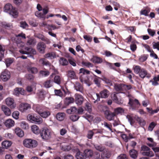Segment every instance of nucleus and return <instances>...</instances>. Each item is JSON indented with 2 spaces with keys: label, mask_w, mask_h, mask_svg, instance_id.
<instances>
[{
  "label": "nucleus",
  "mask_w": 159,
  "mask_h": 159,
  "mask_svg": "<svg viewBox=\"0 0 159 159\" xmlns=\"http://www.w3.org/2000/svg\"><path fill=\"white\" fill-rule=\"evenodd\" d=\"M126 118L132 125H134L135 120L142 127H143L145 125L146 122L144 120L135 115L134 114H129L126 116Z\"/></svg>",
  "instance_id": "nucleus-1"
},
{
  "label": "nucleus",
  "mask_w": 159,
  "mask_h": 159,
  "mask_svg": "<svg viewBox=\"0 0 159 159\" xmlns=\"http://www.w3.org/2000/svg\"><path fill=\"white\" fill-rule=\"evenodd\" d=\"M24 146L28 148H36L38 145V142L34 139H26L23 141Z\"/></svg>",
  "instance_id": "nucleus-2"
},
{
  "label": "nucleus",
  "mask_w": 159,
  "mask_h": 159,
  "mask_svg": "<svg viewBox=\"0 0 159 159\" xmlns=\"http://www.w3.org/2000/svg\"><path fill=\"white\" fill-rule=\"evenodd\" d=\"M4 9L5 12L8 13L13 17L18 16V12L16 9L14 8L11 4H6Z\"/></svg>",
  "instance_id": "nucleus-3"
},
{
  "label": "nucleus",
  "mask_w": 159,
  "mask_h": 159,
  "mask_svg": "<svg viewBox=\"0 0 159 159\" xmlns=\"http://www.w3.org/2000/svg\"><path fill=\"white\" fill-rule=\"evenodd\" d=\"M40 135L43 139H48L51 137V130L47 128H43L40 131Z\"/></svg>",
  "instance_id": "nucleus-4"
},
{
  "label": "nucleus",
  "mask_w": 159,
  "mask_h": 159,
  "mask_svg": "<svg viewBox=\"0 0 159 159\" xmlns=\"http://www.w3.org/2000/svg\"><path fill=\"white\" fill-rule=\"evenodd\" d=\"M10 72L6 69L2 72L0 77L4 81H6L10 78Z\"/></svg>",
  "instance_id": "nucleus-5"
},
{
  "label": "nucleus",
  "mask_w": 159,
  "mask_h": 159,
  "mask_svg": "<svg viewBox=\"0 0 159 159\" xmlns=\"http://www.w3.org/2000/svg\"><path fill=\"white\" fill-rule=\"evenodd\" d=\"M120 93L114 92L111 93V98L112 100L115 101L117 104L120 105L123 103V101L121 99H119L117 95Z\"/></svg>",
  "instance_id": "nucleus-6"
},
{
  "label": "nucleus",
  "mask_w": 159,
  "mask_h": 159,
  "mask_svg": "<svg viewBox=\"0 0 159 159\" xmlns=\"http://www.w3.org/2000/svg\"><path fill=\"white\" fill-rule=\"evenodd\" d=\"M100 152H101V158L102 159H107L110 156V153L107 150L100 148Z\"/></svg>",
  "instance_id": "nucleus-7"
},
{
  "label": "nucleus",
  "mask_w": 159,
  "mask_h": 159,
  "mask_svg": "<svg viewBox=\"0 0 159 159\" xmlns=\"http://www.w3.org/2000/svg\"><path fill=\"white\" fill-rule=\"evenodd\" d=\"M46 47V44L43 42H39L37 45L38 50L39 53L42 54L45 53Z\"/></svg>",
  "instance_id": "nucleus-8"
},
{
  "label": "nucleus",
  "mask_w": 159,
  "mask_h": 159,
  "mask_svg": "<svg viewBox=\"0 0 159 159\" xmlns=\"http://www.w3.org/2000/svg\"><path fill=\"white\" fill-rule=\"evenodd\" d=\"M36 112L43 118H46L50 114V112L47 110H36Z\"/></svg>",
  "instance_id": "nucleus-9"
},
{
  "label": "nucleus",
  "mask_w": 159,
  "mask_h": 159,
  "mask_svg": "<svg viewBox=\"0 0 159 159\" xmlns=\"http://www.w3.org/2000/svg\"><path fill=\"white\" fill-rule=\"evenodd\" d=\"M6 102L7 105L11 108H14L16 106V103L13 98H7L6 99Z\"/></svg>",
  "instance_id": "nucleus-10"
},
{
  "label": "nucleus",
  "mask_w": 159,
  "mask_h": 159,
  "mask_svg": "<svg viewBox=\"0 0 159 159\" xmlns=\"http://www.w3.org/2000/svg\"><path fill=\"white\" fill-rule=\"evenodd\" d=\"M75 102L78 105H81L83 102V97L81 95L76 93L75 95Z\"/></svg>",
  "instance_id": "nucleus-11"
},
{
  "label": "nucleus",
  "mask_w": 159,
  "mask_h": 159,
  "mask_svg": "<svg viewBox=\"0 0 159 159\" xmlns=\"http://www.w3.org/2000/svg\"><path fill=\"white\" fill-rule=\"evenodd\" d=\"M106 118L109 120H111L113 119L115 114L114 113L110 112L109 110H106L105 112Z\"/></svg>",
  "instance_id": "nucleus-12"
},
{
  "label": "nucleus",
  "mask_w": 159,
  "mask_h": 159,
  "mask_svg": "<svg viewBox=\"0 0 159 159\" xmlns=\"http://www.w3.org/2000/svg\"><path fill=\"white\" fill-rule=\"evenodd\" d=\"M110 94L108 90L106 89H104L100 91V98H107Z\"/></svg>",
  "instance_id": "nucleus-13"
},
{
  "label": "nucleus",
  "mask_w": 159,
  "mask_h": 159,
  "mask_svg": "<svg viewBox=\"0 0 159 159\" xmlns=\"http://www.w3.org/2000/svg\"><path fill=\"white\" fill-rule=\"evenodd\" d=\"M25 91L24 89L22 88H16L14 90V93L16 96H19L20 94L21 95H24Z\"/></svg>",
  "instance_id": "nucleus-14"
},
{
  "label": "nucleus",
  "mask_w": 159,
  "mask_h": 159,
  "mask_svg": "<svg viewBox=\"0 0 159 159\" xmlns=\"http://www.w3.org/2000/svg\"><path fill=\"white\" fill-rule=\"evenodd\" d=\"M14 121L11 119H8L6 120L4 123V124L8 128H10L13 126L14 125Z\"/></svg>",
  "instance_id": "nucleus-15"
},
{
  "label": "nucleus",
  "mask_w": 159,
  "mask_h": 159,
  "mask_svg": "<svg viewBox=\"0 0 159 159\" xmlns=\"http://www.w3.org/2000/svg\"><path fill=\"white\" fill-rule=\"evenodd\" d=\"M3 61L5 63L7 67L8 68L13 62L14 58L11 57L5 58Z\"/></svg>",
  "instance_id": "nucleus-16"
},
{
  "label": "nucleus",
  "mask_w": 159,
  "mask_h": 159,
  "mask_svg": "<svg viewBox=\"0 0 159 159\" xmlns=\"http://www.w3.org/2000/svg\"><path fill=\"white\" fill-rule=\"evenodd\" d=\"M19 109H28L31 108V106L26 102H22L19 105Z\"/></svg>",
  "instance_id": "nucleus-17"
},
{
  "label": "nucleus",
  "mask_w": 159,
  "mask_h": 159,
  "mask_svg": "<svg viewBox=\"0 0 159 159\" xmlns=\"http://www.w3.org/2000/svg\"><path fill=\"white\" fill-rule=\"evenodd\" d=\"M75 101L74 99L72 97H66L64 101V104L66 105H68L69 104L73 103Z\"/></svg>",
  "instance_id": "nucleus-18"
},
{
  "label": "nucleus",
  "mask_w": 159,
  "mask_h": 159,
  "mask_svg": "<svg viewBox=\"0 0 159 159\" xmlns=\"http://www.w3.org/2000/svg\"><path fill=\"white\" fill-rule=\"evenodd\" d=\"M129 155L131 157L135 159L138 156V152L135 149H132L129 151Z\"/></svg>",
  "instance_id": "nucleus-19"
},
{
  "label": "nucleus",
  "mask_w": 159,
  "mask_h": 159,
  "mask_svg": "<svg viewBox=\"0 0 159 159\" xmlns=\"http://www.w3.org/2000/svg\"><path fill=\"white\" fill-rule=\"evenodd\" d=\"M75 89L77 91H79L81 93L83 92V87L82 85L79 82H76L74 86Z\"/></svg>",
  "instance_id": "nucleus-20"
},
{
  "label": "nucleus",
  "mask_w": 159,
  "mask_h": 159,
  "mask_svg": "<svg viewBox=\"0 0 159 159\" xmlns=\"http://www.w3.org/2000/svg\"><path fill=\"white\" fill-rule=\"evenodd\" d=\"M113 87L114 89L116 91L122 90V88H123V84L120 83L119 84L117 83H114Z\"/></svg>",
  "instance_id": "nucleus-21"
},
{
  "label": "nucleus",
  "mask_w": 159,
  "mask_h": 159,
  "mask_svg": "<svg viewBox=\"0 0 159 159\" xmlns=\"http://www.w3.org/2000/svg\"><path fill=\"white\" fill-rule=\"evenodd\" d=\"M53 81L52 80L49 79L46 81L43 84L44 87L49 88L52 86Z\"/></svg>",
  "instance_id": "nucleus-22"
},
{
  "label": "nucleus",
  "mask_w": 159,
  "mask_h": 159,
  "mask_svg": "<svg viewBox=\"0 0 159 159\" xmlns=\"http://www.w3.org/2000/svg\"><path fill=\"white\" fill-rule=\"evenodd\" d=\"M134 107H136V109H142V105L138 99L135 98L134 99Z\"/></svg>",
  "instance_id": "nucleus-23"
},
{
  "label": "nucleus",
  "mask_w": 159,
  "mask_h": 159,
  "mask_svg": "<svg viewBox=\"0 0 159 159\" xmlns=\"http://www.w3.org/2000/svg\"><path fill=\"white\" fill-rule=\"evenodd\" d=\"M84 156L86 157V158L88 157H91L93 154V152L92 150L89 149L85 150L84 151Z\"/></svg>",
  "instance_id": "nucleus-24"
},
{
  "label": "nucleus",
  "mask_w": 159,
  "mask_h": 159,
  "mask_svg": "<svg viewBox=\"0 0 159 159\" xmlns=\"http://www.w3.org/2000/svg\"><path fill=\"white\" fill-rule=\"evenodd\" d=\"M16 134L19 137H22L24 135V132L20 129L17 128L15 130Z\"/></svg>",
  "instance_id": "nucleus-25"
},
{
  "label": "nucleus",
  "mask_w": 159,
  "mask_h": 159,
  "mask_svg": "<svg viewBox=\"0 0 159 159\" xmlns=\"http://www.w3.org/2000/svg\"><path fill=\"white\" fill-rule=\"evenodd\" d=\"M60 64L63 66H67L68 64V62L67 59L63 57H61L59 60Z\"/></svg>",
  "instance_id": "nucleus-26"
},
{
  "label": "nucleus",
  "mask_w": 159,
  "mask_h": 159,
  "mask_svg": "<svg viewBox=\"0 0 159 159\" xmlns=\"http://www.w3.org/2000/svg\"><path fill=\"white\" fill-rule=\"evenodd\" d=\"M65 116V114L63 112L59 113L56 115L57 119L60 121L63 120Z\"/></svg>",
  "instance_id": "nucleus-27"
},
{
  "label": "nucleus",
  "mask_w": 159,
  "mask_h": 159,
  "mask_svg": "<svg viewBox=\"0 0 159 159\" xmlns=\"http://www.w3.org/2000/svg\"><path fill=\"white\" fill-rule=\"evenodd\" d=\"M68 77L71 79L76 78V75L75 71L73 70H69L68 71Z\"/></svg>",
  "instance_id": "nucleus-28"
},
{
  "label": "nucleus",
  "mask_w": 159,
  "mask_h": 159,
  "mask_svg": "<svg viewBox=\"0 0 159 159\" xmlns=\"http://www.w3.org/2000/svg\"><path fill=\"white\" fill-rule=\"evenodd\" d=\"M147 73V70L144 68H142L140 71L139 72V77L143 79L145 78V76L146 75Z\"/></svg>",
  "instance_id": "nucleus-29"
},
{
  "label": "nucleus",
  "mask_w": 159,
  "mask_h": 159,
  "mask_svg": "<svg viewBox=\"0 0 159 159\" xmlns=\"http://www.w3.org/2000/svg\"><path fill=\"white\" fill-rule=\"evenodd\" d=\"M31 130L32 131L36 134H38L39 133L40 131L39 128L36 125H34L31 126Z\"/></svg>",
  "instance_id": "nucleus-30"
},
{
  "label": "nucleus",
  "mask_w": 159,
  "mask_h": 159,
  "mask_svg": "<svg viewBox=\"0 0 159 159\" xmlns=\"http://www.w3.org/2000/svg\"><path fill=\"white\" fill-rule=\"evenodd\" d=\"M75 157L77 159H85L86 157L84 156V153L80 152H77L76 155Z\"/></svg>",
  "instance_id": "nucleus-31"
},
{
  "label": "nucleus",
  "mask_w": 159,
  "mask_h": 159,
  "mask_svg": "<svg viewBox=\"0 0 159 159\" xmlns=\"http://www.w3.org/2000/svg\"><path fill=\"white\" fill-rule=\"evenodd\" d=\"M128 104L129 106V109H136V107H134V99L129 98Z\"/></svg>",
  "instance_id": "nucleus-32"
},
{
  "label": "nucleus",
  "mask_w": 159,
  "mask_h": 159,
  "mask_svg": "<svg viewBox=\"0 0 159 159\" xmlns=\"http://www.w3.org/2000/svg\"><path fill=\"white\" fill-rule=\"evenodd\" d=\"M142 154L144 156H147L150 157H152L154 156V154L152 151L149 150L147 152H142Z\"/></svg>",
  "instance_id": "nucleus-33"
},
{
  "label": "nucleus",
  "mask_w": 159,
  "mask_h": 159,
  "mask_svg": "<svg viewBox=\"0 0 159 159\" xmlns=\"http://www.w3.org/2000/svg\"><path fill=\"white\" fill-rule=\"evenodd\" d=\"M11 142L8 141H3L2 143V145L4 148H7L11 146Z\"/></svg>",
  "instance_id": "nucleus-34"
},
{
  "label": "nucleus",
  "mask_w": 159,
  "mask_h": 159,
  "mask_svg": "<svg viewBox=\"0 0 159 159\" xmlns=\"http://www.w3.org/2000/svg\"><path fill=\"white\" fill-rule=\"evenodd\" d=\"M133 70H134V72L138 74L139 73V72L141 70V67L138 65H134L133 66Z\"/></svg>",
  "instance_id": "nucleus-35"
},
{
  "label": "nucleus",
  "mask_w": 159,
  "mask_h": 159,
  "mask_svg": "<svg viewBox=\"0 0 159 159\" xmlns=\"http://www.w3.org/2000/svg\"><path fill=\"white\" fill-rule=\"evenodd\" d=\"M149 55L148 54L141 55L139 58V61L141 62H144L147 59Z\"/></svg>",
  "instance_id": "nucleus-36"
},
{
  "label": "nucleus",
  "mask_w": 159,
  "mask_h": 159,
  "mask_svg": "<svg viewBox=\"0 0 159 159\" xmlns=\"http://www.w3.org/2000/svg\"><path fill=\"white\" fill-rule=\"evenodd\" d=\"M92 98L94 100V102L96 103L98 101H99V95L98 93H94L92 95Z\"/></svg>",
  "instance_id": "nucleus-37"
},
{
  "label": "nucleus",
  "mask_w": 159,
  "mask_h": 159,
  "mask_svg": "<svg viewBox=\"0 0 159 159\" xmlns=\"http://www.w3.org/2000/svg\"><path fill=\"white\" fill-rule=\"evenodd\" d=\"M150 12V10L142 9L140 11V15H143L145 16H148V14H149Z\"/></svg>",
  "instance_id": "nucleus-38"
},
{
  "label": "nucleus",
  "mask_w": 159,
  "mask_h": 159,
  "mask_svg": "<svg viewBox=\"0 0 159 159\" xmlns=\"http://www.w3.org/2000/svg\"><path fill=\"white\" fill-rule=\"evenodd\" d=\"M21 127L25 129H27L29 128V126L27 123L25 121H22L20 122Z\"/></svg>",
  "instance_id": "nucleus-39"
},
{
  "label": "nucleus",
  "mask_w": 159,
  "mask_h": 159,
  "mask_svg": "<svg viewBox=\"0 0 159 159\" xmlns=\"http://www.w3.org/2000/svg\"><path fill=\"white\" fill-rule=\"evenodd\" d=\"M100 53L107 57H111L113 55V53L107 50H104V53L101 52Z\"/></svg>",
  "instance_id": "nucleus-40"
},
{
  "label": "nucleus",
  "mask_w": 159,
  "mask_h": 159,
  "mask_svg": "<svg viewBox=\"0 0 159 159\" xmlns=\"http://www.w3.org/2000/svg\"><path fill=\"white\" fill-rule=\"evenodd\" d=\"M28 71L32 74H36L38 71L37 69L35 67H30L28 68Z\"/></svg>",
  "instance_id": "nucleus-41"
},
{
  "label": "nucleus",
  "mask_w": 159,
  "mask_h": 159,
  "mask_svg": "<svg viewBox=\"0 0 159 159\" xmlns=\"http://www.w3.org/2000/svg\"><path fill=\"white\" fill-rule=\"evenodd\" d=\"M147 31L148 34L152 37L156 35V31L154 30L148 28L147 29Z\"/></svg>",
  "instance_id": "nucleus-42"
},
{
  "label": "nucleus",
  "mask_w": 159,
  "mask_h": 159,
  "mask_svg": "<svg viewBox=\"0 0 159 159\" xmlns=\"http://www.w3.org/2000/svg\"><path fill=\"white\" fill-rule=\"evenodd\" d=\"M90 71L84 68H81L80 70V74H82L83 75L89 74Z\"/></svg>",
  "instance_id": "nucleus-43"
},
{
  "label": "nucleus",
  "mask_w": 159,
  "mask_h": 159,
  "mask_svg": "<svg viewBox=\"0 0 159 159\" xmlns=\"http://www.w3.org/2000/svg\"><path fill=\"white\" fill-rule=\"evenodd\" d=\"M39 75L42 76L47 77L49 75V72L47 70H42L39 72Z\"/></svg>",
  "instance_id": "nucleus-44"
},
{
  "label": "nucleus",
  "mask_w": 159,
  "mask_h": 159,
  "mask_svg": "<svg viewBox=\"0 0 159 159\" xmlns=\"http://www.w3.org/2000/svg\"><path fill=\"white\" fill-rule=\"evenodd\" d=\"M43 120L42 118L40 117L36 116L33 122L37 124H40L42 123Z\"/></svg>",
  "instance_id": "nucleus-45"
},
{
  "label": "nucleus",
  "mask_w": 159,
  "mask_h": 159,
  "mask_svg": "<svg viewBox=\"0 0 159 159\" xmlns=\"http://www.w3.org/2000/svg\"><path fill=\"white\" fill-rule=\"evenodd\" d=\"M45 57L46 58H50L52 59L56 58V56L55 54H53L52 53H48L45 55Z\"/></svg>",
  "instance_id": "nucleus-46"
},
{
  "label": "nucleus",
  "mask_w": 159,
  "mask_h": 159,
  "mask_svg": "<svg viewBox=\"0 0 159 159\" xmlns=\"http://www.w3.org/2000/svg\"><path fill=\"white\" fill-rule=\"evenodd\" d=\"M156 125L157 123L156 122H152L149 125L148 128V130L152 131Z\"/></svg>",
  "instance_id": "nucleus-47"
},
{
  "label": "nucleus",
  "mask_w": 159,
  "mask_h": 159,
  "mask_svg": "<svg viewBox=\"0 0 159 159\" xmlns=\"http://www.w3.org/2000/svg\"><path fill=\"white\" fill-rule=\"evenodd\" d=\"M53 82L57 84H61V79L60 76L59 75L55 76Z\"/></svg>",
  "instance_id": "nucleus-48"
},
{
  "label": "nucleus",
  "mask_w": 159,
  "mask_h": 159,
  "mask_svg": "<svg viewBox=\"0 0 159 159\" xmlns=\"http://www.w3.org/2000/svg\"><path fill=\"white\" fill-rule=\"evenodd\" d=\"M36 37L39 39H41L43 41H46L48 40V39L46 38L43 35L41 34H37Z\"/></svg>",
  "instance_id": "nucleus-49"
},
{
  "label": "nucleus",
  "mask_w": 159,
  "mask_h": 159,
  "mask_svg": "<svg viewBox=\"0 0 159 159\" xmlns=\"http://www.w3.org/2000/svg\"><path fill=\"white\" fill-rule=\"evenodd\" d=\"M71 147L69 145L65 144L61 146V149L64 151H68L70 150Z\"/></svg>",
  "instance_id": "nucleus-50"
},
{
  "label": "nucleus",
  "mask_w": 159,
  "mask_h": 159,
  "mask_svg": "<svg viewBox=\"0 0 159 159\" xmlns=\"http://www.w3.org/2000/svg\"><path fill=\"white\" fill-rule=\"evenodd\" d=\"M132 43L130 45V48L132 51L134 52L136 50L137 46L136 44L133 43V41H132Z\"/></svg>",
  "instance_id": "nucleus-51"
},
{
  "label": "nucleus",
  "mask_w": 159,
  "mask_h": 159,
  "mask_svg": "<svg viewBox=\"0 0 159 159\" xmlns=\"http://www.w3.org/2000/svg\"><path fill=\"white\" fill-rule=\"evenodd\" d=\"M1 25L2 27L5 29H9L10 28L11 25L9 23H7L5 22H2L1 23Z\"/></svg>",
  "instance_id": "nucleus-52"
},
{
  "label": "nucleus",
  "mask_w": 159,
  "mask_h": 159,
  "mask_svg": "<svg viewBox=\"0 0 159 159\" xmlns=\"http://www.w3.org/2000/svg\"><path fill=\"white\" fill-rule=\"evenodd\" d=\"M82 64L84 66L89 68L92 67L93 66V65L89 62H85L83 61L82 62Z\"/></svg>",
  "instance_id": "nucleus-53"
},
{
  "label": "nucleus",
  "mask_w": 159,
  "mask_h": 159,
  "mask_svg": "<svg viewBox=\"0 0 159 159\" xmlns=\"http://www.w3.org/2000/svg\"><path fill=\"white\" fill-rule=\"evenodd\" d=\"M40 60L41 61H42V64L43 65H45L46 66H50V63H49V62L48 61L46 60L44 58L41 59Z\"/></svg>",
  "instance_id": "nucleus-54"
},
{
  "label": "nucleus",
  "mask_w": 159,
  "mask_h": 159,
  "mask_svg": "<svg viewBox=\"0 0 159 159\" xmlns=\"http://www.w3.org/2000/svg\"><path fill=\"white\" fill-rule=\"evenodd\" d=\"M114 64L111 62L107 63V65L111 69H112L114 70L117 71V70L116 67L114 66Z\"/></svg>",
  "instance_id": "nucleus-55"
},
{
  "label": "nucleus",
  "mask_w": 159,
  "mask_h": 159,
  "mask_svg": "<svg viewBox=\"0 0 159 159\" xmlns=\"http://www.w3.org/2000/svg\"><path fill=\"white\" fill-rule=\"evenodd\" d=\"M34 43V40L33 38H30L26 43V45L28 46L32 45Z\"/></svg>",
  "instance_id": "nucleus-56"
},
{
  "label": "nucleus",
  "mask_w": 159,
  "mask_h": 159,
  "mask_svg": "<svg viewBox=\"0 0 159 159\" xmlns=\"http://www.w3.org/2000/svg\"><path fill=\"white\" fill-rule=\"evenodd\" d=\"M54 92L55 94L57 96L61 97L63 96V93L60 90L55 89Z\"/></svg>",
  "instance_id": "nucleus-57"
},
{
  "label": "nucleus",
  "mask_w": 159,
  "mask_h": 159,
  "mask_svg": "<svg viewBox=\"0 0 159 159\" xmlns=\"http://www.w3.org/2000/svg\"><path fill=\"white\" fill-rule=\"evenodd\" d=\"M79 118V116L75 115H72L70 116V119L73 121H77Z\"/></svg>",
  "instance_id": "nucleus-58"
},
{
  "label": "nucleus",
  "mask_w": 159,
  "mask_h": 159,
  "mask_svg": "<svg viewBox=\"0 0 159 159\" xmlns=\"http://www.w3.org/2000/svg\"><path fill=\"white\" fill-rule=\"evenodd\" d=\"M19 112L18 111H15L12 114V116L15 119H17L19 118Z\"/></svg>",
  "instance_id": "nucleus-59"
},
{
  "label": "nucleus",
  "mask_w": 159,
  "mask_h": 159,
  "mask_svg": "<svg viewBox=\"0 0 159 159\" xmlns=\"http://www.w3.org/2000/svg\"><path fill=\"white\" fill-rule=\"evenodd\" d=\"M80 81L83 83L87 84L88 86H89L90 85V84L87 83L88 81V80L86 79H84L82 77V75H80Z\"/></svg>",
  "instance_id": "nucleus-60"
},
{
  "label": "nucleus",
  "mask_w": 159,
  "mask_h": 159,
  "mask_svg": "<svg viewBox=\"0 0 159 159\" xmlns=\"http://www.w3.org/2000/svg\"><path fill=\"white\" fill-rule=\"evenodd\" d=\"M150 150V149L148 147L143 145L141 147V151H143L144 152H147Z\"/></svg>",
  "instance_id": "nucleus-61"
},
{
  "label": "nucleus",
  "mask_w": 159,
  "mask_h": 159,
  "mask_svg": "<svg viewBox=\"0 0 159 159\" xmlns=\"http://www.w3.org/2000/svg\"><path fill=\"white\" fill-rule=\"evenodd\" d=\"M126 29H127V30H129L131 32H135L136 31L135 27L134 26H127Z\"/></svg>",
  "instance_id": "nucleus-62"
},
{
  "label": "nucleus",
  "mask_w": 159,
  "mask_h": 159,
  "mask_svg": "<svg viewBox=\"0 0 159 159\" xmlns=\"http://www.w3.org/2000/svg\"><path fill=\"white\" fill-rule=\"evenodd\" d=\"M94 133L92 130L89 131L88 133L87 137L89 139H91Z\"/></svg>",
  "instance_id": "nucleus-63"
},
{
  "label": "nucleus",
  "mask_w": 159,
  "mask_h": 159,
  "mask_svg": "<svg viewBox=\"0 0 159 159\" xmlns=\"http://www.w3.org/2000/svg\"><path fill=\"white\" fill-rule=\"evenodd\" d=\"M35 15L36 16L40 18H43L44 17L43 13L39 12V11L35 12Z\"/></svg>",
  "instance_id": "nucleus-64"
}]
</instances>
